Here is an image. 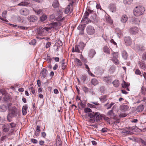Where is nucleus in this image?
<instances>
[{"label": "nucleus", "instance_id": "nucleus-1", "mask_svg": "<svg viewBox=\"0 0 146 146\" xmlns=\"http://www.w3.org/2000/svg\"><path fill=\"white\" fill-rule=\"evenodd\" d=\"M17 110L16 108L10 109L7 115V120L9 122L12 121V118L17 116Z\"/></svg>", "mask_w": 146, "mask_h": 146}, {"label": "nucleus", "instance_id": "nucleus-2", "mask_svg": "<svg viewBox=\"0 0 146 146\" xmlns=\"http://www.w3.org/2000/svg\"><path fill=\"white\" fill-rule=\"evenodd\" d=\"M145 9L144 7L141 6L136 7L133 11L134 15L136 16H139L143 14Z\"/></svg>", "mask_w": 146, "mask_h": 146}, {"label": "nucleus", "instance_id": "nucleus-3", "mask_svg": "<svg viewBox=\"0 0 146 146\" xmlns=\"http://www.w3.org/2000/svg\"><path fill=\"white\" fill-rule=\"evenodd\" d=\"M84 45L83 43H80L78 45H76L72 48V52L80 53L82 51L84 47Z\"/></svg>", "mask_w": 146, "mask_h": 146}, {"label": "nucleus", "instance_id": "nucleus-4", "mask_svg": "<svg viewBox=\"0 0 146 146\" xmlns=\"http://www.w3.org/2000/svg\"><path fill=\"white\" fill-rule=\"evenodd\" d=\"M51 29V28L50 27H45L44 28L40 27L38 29V33L39 34L44 35L46 32L48 31Z\"/></svg>", "mask_w": 146, "mask_h": 146}, {"label": "nucleus", "instance_id": "nucleus-5", "mask_svg": "<svg viewBox=\"0 0 146 146\" xmlns=\"http://www.w3.org/2000/svg\"><path fill=\"white\" fill-rule=\"evenodd\" d=\"M87 34L90 35L94 34L95 32L94 29L91 26H88L86 29Z\"/></svg>", "mask_w": 146, "mask_h": 146}, {"label": "nucleus", "instance_id": "nucleus-6", "mask_svg": "<svg viewBox=\"0 0 146 146\" xmlns=\"http://www.w3.org/2000/svg\"><path fill=\"white\" fill-rule=\"evenodd\" d=\"M61 25V23L59 22H58L51 23L49 25L51 28H52L55 29L57 30L59 29V27Z\"/></svg>", "mask_w": 146, "mask_h": 146}, {"label": "nucleus", "instance_id": "nucleus-7", "mask_svg": "<svg viewBox=\"0 0 146 146\" xmlns=\"http://www.w3.org/2000/svg\"><path fill=\"white\" fill-rule=\"evenodd\" d=\"M89 13L88 12L86 11L84 13V16L81 21V22L83 23H89L88 19L87 17L89 15Z\"/></svg>", "mask_w": 146, "mask_h": 146}, {"label": "nucleus", "instance_id": "nucleus-8", "mask_svg": "<svg viewBox=\"0 0 146 146\" xmlns=\"http://www.w3.org/2000/svg\"><path fill=\"white\" fill-rule=\"evenodd\" d=\"M100 113L98 112H95L96 121L97 122H98L100 120L103 118L104 114L100 115Z\"/></svg>", "mask_w": 146, "mask_h": 146}, {"label": "nucleus", "instance_id": "nucleus-9", "mask_svg": "<svg viewBox=\"0 0 146 146\" xmlns=\"http://www.w3.org/2000/svg\"><path fill=\"white\" fill-rule=\"evenodd\" d=\"M118 56L116 53H114L113 54V57L112 59V60L113 62L116 65H118L119 64V61L117 59Z\"/></svg>", "mask_w": 146, "mask_h": 146}, {"label": "nucleus", "instance_id": "nucleus-10", "mask_svg": "<svg viewBox=\"0 0 146 146\" xmlns=\"http://www.w3.org/2000/svg\"><path fill=\"white\" fill-rule=\"evenodd\" d=\"M28 20L30 22H35L37 19V17L35 15H29L27 18Z\"/></svg>", "mask_w": 146, "mask_h": 146}, {"label": "nucleus", "instance_id": "nucleus-11", "mask_svg": "<svg viewBox=\"0 0 146 146\" xmlns=\"http://www.w3.org/2000/svg\"><path fill=\"white\" fill-rule=\"evenodd\" d=\"M40 74L42 78H45L47 75V70L44 68H43L40 72Z\"/></svg>", "mask_w": 146, "mask_h": 146}, {"label": "nucleus", "instance_id": "nucleus-12", "mask_svg": "<svg viewBox=\"0 0 146 146\" xmlns=\"http://www.w3.org/2000/svg\"><path fill=\"white\" fill-rule=\"evenodd\" d=\"M130 33L133 35H135L139 31V29L136 27H131L130 30Z\"/></svg>", "mask_w": 146, "mask_h": 146}, {"label": "nucleus", "instance_id": "nucleus-13", "mask_svg": "<svg viewBox=\"0 0 146 146\" xmlns=\"http://www.w3.org/2000/svg\"><path fill=\"white\" fill-rule=\"evenodd\" d=\"M20 13L22 15H27L29 14V11L27 9L24 8L21 9Z\"/></svg>", "mask_w": 146, "mask_h": 146}, {"label": "nucleus", "instance_id": "nucleus-14", "mask_svg": "<svg viewBox=\"0 0 146 146\" xmlns=\"http://www.w3.org/2000/svg\"><path fill=\"white\" fill-rule=\"evenodd\" d=\"M72 4L71 3H70L67 6L65 10V12L66 13H68L69 12L71 13L72 11V10L70 9V6H72Z\"/></svg>", "mask_w": 146, "mask_h": 146}, {"label": "nucleus", "instance_id": "nucleus-15", "mask_svg": "<svg viewBox=\"0 0 146 146\" xmlns=\"http://www.w3.org/2000/svg\"><path fill=\"white\" fill-rule=\"evenodd\" d=\"M139 67L141 69H145L146 68V66L145 63L142 60L139 61Z\"/></svg>", "mask_w": 146, "mask_h": 146}, {"label": "nucleus", "instance_id": "nucleus-16", "mask_svg": "<svg viewBox=\"0 0 146 146\" xmlns=\"http://www.w3.org/2000/svg\"><path fill=\"white\" fill-rule=\"evenodd\" d=\"M131 22H133L136 24H139L140 21V20L138 18H135L133 17H131L130 19Z\"/></svg>", "mask_w": 146, "mask_h": 146}, {"label": "nucleus", "instance_id": "nucleus-17", "mask_svg": "<svg viewBox=\"0 0 146 146\" xmlns=\"http://www.w3.org/2000/svg\"><path fill=\"white\" fill-rule=\"evenodd\" d=\"M89 56L91 58H93L96 54V52L95 50L91 49L89 51Z\"/></svg>", "mask_w": 146, "mask_h": 146}, {"label": "nucleus", "instance_id": "nucleus-18", "mask_svg": "<svg viewBox=\"0 0 146 146\" xmlns=\"http://www.w3.org/2000/svg\"><path fill=\"white\" fill-rule=\"evenodd\" d=\"M124 40L126 45H130L131 44V41L130 37L128 36L125 37Z\"/></svg>", "mask_w": 146, "mask_h": 146}, {"label": "nucleus", "instance_id": "nucleus-19", "mask_svg": "<svg viewBox=\"0 0 146 146\" xmlns=\"http://www.w3.org/2000/svg\"><path fill=\"white\" fill-rule=\"evenodd\" d=\"M128 19V17L127 15H123L121 18V21L123 23L126 22Z\"/></svg>", "mask_w": 146, "mask_h": 146}, {"label": "nucleus", "instance_id": "nucleus-20", "mask_svg": "<svg viewBox=\"0 0 146 146\" xmlns=\"http://www.w3.org/2000/svg\"><path fill=\"white\" fill-rule=\"evenodd\" d=\"M135 49L137 51H143L144 50V47L142 45L136 46L135 47Z\"/></svg>", "mask_w": 146, "mask_h": 146}, {"label": "nucleus", "instance_id": "nucleus-21", "mask_svg": "<svg viewBox=\"0 0 146 146\" xmlns=\"http://www.w3.org/2000/svg\"><path fill=\"white\" fill-rule=\"evenodd\" d=\"M56 146H62L61 141L59 136H58L56 139Z\"/></svg>", "mask_w": 146, "mask_h": 146}, {"label": "nucleus", "instance_id": "nucleus-22", "mask_svg": "<svg viewBox=\"0 0 146 146\" xmlns=\"http://www.w3.org/2000/svg\"><path fill=\"white\" fill-rule=\"evenodd\" d=\"M109 7L112 12H115L116 10V7L115 5L113 4H111Z\"/></svg>", "mask_w": 146, "mask_h": 146}, {"label": "nucleus", "instance_id": "nucleus-23", "mask_svg": "<svg viewBox=\"0 0 146 146\" xmlns=\"http://www.w3.org/2000/svg\"><path fill=\"white\" fill-rule=\"evenodd\" d=\"M74 61L76 63V65L78 67H80L82 66V62L79 59L77 58H76L74 59Z\"/></svg>", "mask_w": 146, "mask_h": 146}, {"label": "nucleus", "instance_id": "nucleus-24", "mask_svg": "<svg viewBox=\"0 0 146 146\" xmlns=\"http://www.w3.org/2000/svg\"><path fill=\"white\" fill-rule=\"evenodd\" d=\"M28 108V106L26 105H25L23 106L22 108V113L23 115H25L27 114V110Z\"/></svg>", "mask_w": 146, "mask_h": 146}, {"label": "nucleus", "instance_id": "nucleus-25", "mask_svg": "<svg viewBox=\"0 0 146 146\" xmlns=\"http://www.w3.org/2000/svg\"><path fill=\"white\" fill-rule=\"evenodd\" d=\"M100 100L102 103H104L107 101L108 98L106 96L104 95L102 96L99 98Z\"/></svg>", "mask_w": 146, "mask_h": 146}, {"label": "nucleus", "instance_id": "nucleus-26", "mask_svg": "<svg viewBox=\"0 0 146 146\" xmlns=\"http://www.w3.org/2000/svg\"><path fill=\"white\" fill-rule=\"evenodd\" d=\"M7 11H4L2 13V16L3 18H2L0 16V19L2 20L5 21L6 20L5 18L6 17V15L7 14Z\"/></svg>", "mask_w": 146, "mask_h": 146}, {"label": "nucleus", "instance_id": "nucleus-27", "mask_svg": "<svg viewBox=\"0 0 146 146\" xmlns=\"http://www.w3.org/2000/svg\"><path fill=\"white\" fill-rule=\"evenodd\" d=\"M121 109L124 111H125L127 110L129 108V107L126 105H122L120 106Z\"/></svg>", "mask_w": 146, "mask_h": 146}, {"label": "nucleus", "instance_id": "nucleus-28", "mask_svg": "<svg viewBox=\"0 0 146 146\" xmlns=\"http://www.w3.org/2000/svg\"><path fill=\"white\" fill-rule=\"evenodd\" d=\"M2 129L3 131L5 132H7L9 130V127L8 125H3L2 127Z\"/></svg>", "mask_w": 146, "mask_h": 146}, {"label": "nucleus", "instance_id": "nucleus-29", "mask_svg": "<svg viewBox=\"0 0 146 146\" xmlns=\"http://www.w3.org/2000/svg\"><path fill=\"white\" fill-rule=\"evenodd\" d=\"M84 23V24L80 25L78 27V29L82 31V33H83V31L86 27V23Z\"/></svg>", "mask_w": 146, "mask_h": 146}, {"label": "nucleus", "instance_id": "nucleus-30", "mask_svg": "<svg viewBox=\"0 0 146 146\" xmlns=\"http://www.w3.org/2000/svg\"><path fill=\"white\" fill-rule=\"evenodd\" d=\"M95 112L92 111L91 112H90L88 113V115L91 119H93L95 117Z\"/></svg>", "mask_w": 146, "mask_h": 146}, {"label": "nucleus", "instance_id": "nucleus-31", "mask_svg": "<svg viewBox=\"0 0 146 146\" xmlns=\"http://www.w3.org/2000/svg\"><path fill=\"white\" fill-rule=\"evenodd\" d=\"M91 82L92 84L95 86L98 83V81L95 78H93L92 79Z\"/></svg>", "mask_w": 146, "mask_h": 146}, {"label": "nucleus", "instance_id": "nucleus-32", "mask_svg": "<svg viewBox=\"0 0 146 146\" xmlns=\"http://www.w3.org/2000/svg\"><path fill=\"white\" fill-rule=\"evenodd\" d=\"M144 106L143 105H141L139 106L137 108V111L140 112L142 111L144 109Z\"/></svg>", "mask_w": 146, "mask_h": 146}, {"label": "nucleus", "instance_id": "nucleus-33", "mask_svg": "<svg viewBox=\"0 0 146 146\" xmlns=\"http://www.w3.org/2000/svg\"><path fill=\"white\" fill-rule=\"evenodd\" d=\"M7 110V107L4 105L0 106V111L4 112L5 111Z\"/></svg>", "mask_w": 146, "mask_h": 146}, {"label": "nucleus", "instance_id": "nucleus-34", "mask_svg": "<svg viewBox=\"0 0 146 146\" xmlns=\"http://www.w3.org/2000/svg\"><path fill=\"white\" fill-rule=\"evenodd\" d=\"M52 6L54 8H56L58 7L59 4L57 0H56L54 1L52 4Z\"/></svg>", "mask_w": 146, "mask_h": 146}, {"label": "nucleus", "instance_id": "nucleus-35", "mask_svg": "<svg viewBox=\"0 0 146 146\" xmlns=\"http://www.w3.org/2000/svg\"><path fill=\"white\" fill-rule=\"evenodd\" d=\"M113 84L114 86L116 87H117L119 85V83L118 80H115L113 82Z\"/></svg>", "mask_w": 146, "mask_h": 146}, {"label": "nucleus", "instance_id": "nucleus-36", "mask_svg": "<svg viewBox=\"0 0 146 146\" xmlns=\"http://www.w3.org/2000/svg\"><path fill=\"white\" fill-rule=\"evenodd\" d=\"M34 11L36 14L37 15H41L43 14V12L42 10L41 9H35Z\"/></svg>", "mask_w": 146, "mask_h": 146}, {"label": "nucleus", "instance_id": "nucleus-37", "mask_svg": "<svg viewBox=\"0 0 146 146\" xmlns=\"http://www.w3.org/2000/svg\"><path fill=\"white\" fill-rule=\"evenodd\" d=\"M122 57L125 60L127 58L128 55L126 52L125 51H123L122 52Z\"/></svg>", "mask_w": 146, "mask_h": 146}, {"label": "nucleus", "instance_id": "nucleus-38", "mask_svg": "<svg viewBox=\"0 0 146 146\" xmlns=\"http://www.w3.org/2000/svg\"><path fill=\"white\" fill-rule=\"evenodd\" d=\"M103 51L106 53L107 54H110V50L108 48L107 46H105L103 48Z\"/></svg>", "mask_w": 146, "mask_h": 146}, {"label": "nucleus", "instance_id": "nucleus-39", "mask_svg": "<svg viewBox=\"0 0 146 146\" xmlns=\"http://www.w3.org/2000/svg\"><path fill=\"white\" fill-rule=\"evenodd\" d=\"M29 3L26 2H22L18 4V5L19 6H27L29 4Z\"/></svg>", "mask_w": 146, "mask_h": 146}, {"label": "nucleus", "instance_id": "nucleus-40", "mask_svg": "<svg viewBox=\"0 0 146 146\" xmlns=\"http://www.w3.org/2000/svg\"><path fill=\"white\" fill-rule=\"evenodd\" d=\"M129 85L128 83H126L124 81H123V83L122 84V87L124 88L127 87Z\"/></svg>", "mask_w": 146, "mask_h": 146}, {"label": "nucleus", "instance_id": "nucleus-41", "mask_svg": "<svg viewBox=\"0 0 146 146\" xmlns=\"http://www.w3.org/2000/svg\"><path fill=\"white\" fill-rule=\"evenodd\" d=\"M140 141L144 146H146V137H145L143 139H141Z\"/></svg>", "mask_w": 146, "mask_h": 146}, {"label": "nucleus", "instance_id": "nucleus-42", "mask_svg": "<svg viewBox=\"0 0 146 146\" xmlns=\"http://www.w3.org/2000/svg\"><path fill=\"white\" fill-rule=\"evenodd\" d=\"M62 16L61 15H60L58 17L56 18V20L58 21H62L64 20V18H62Z\"/></svg>", "mask_w": 146, "mask_h": 146}, {"label": "nucleus", "instance_id": "nucleus-43", "mask_svg": "<svg viewBox=\"0 0 146 146\" xmlns=\"http://www.w3.org/2000/svg\"><path fill=\"white\" fill-rule=\"evenodd\" d=\"M133 0H123V3L125 4H130L132 2Z\"/></svg>", "mask_w": 146, "mask_h": 146}, {"label": "nucleus", "instance_id": "nucleus-44", "mask_svg": "<svg viewBox=\"0 0 146 146\" xmlns=\"http://www.w3.org/2000/svg\"><path fill=\"white\" fill-rule=\"evenodd\" d=\"M84 111L85 113H89L90 112H92V110L90 108H85L84 109Z\"/></svg>", "mask_w": 146, "mask_h": 146}, {"label": "nucleus", "instance_id": "nucleus-45", "mask_svg": "<svg viewBox=\"0 0 146 146\" xmlns=\"http://www.w3.org/2000/svg\"><path fill=\"white\" fill-rule=\"evenodd\" d=\"M46 18V16L45 15H43L40 17V19L41 21H43L45 20Z\"/></svg>", "mask_w": 146, "mask_h": 146}, {"label": "nucleus", "instance_id": "nucleus-46", "mask_svg": "<svg viewBox=\"0 0 146 146\" xmlns=\"http://www.w3.org/2000/svg\"><path fill=\"white\" fill-rule=\"evenodd\" d=\"M108 114L111 116H113L114 114L113 113V111L112 110H111L109 111L108 113Z\"/></svg>", "mask_w": 146, "mask_h": 146}, {"label": "nucleus", "instance_id": "nucleus-47", "mask_svg": "<svg viewBox=\"0 0 146 146\" xmlns=\"http://www.w3.org/2000/svg\"><path fill=\"white\" fill-rule=\"evenodd\" d=\"M87 105L88 107L91 108H96V106L95 105L90 104L88 103Z\"/></svg>", "mask_w": 146, "mask_h": 146}, {"label": "nucleus", "instance_id": "nucleus-48", "mask_svg": "<svg viewBox=\"0 0 146 146\" xmlns=\"http://www.w3.org/2000/svg\"><path fill=\"white\" fill-rule=\"evenodd\" d=\"M135 74L137 75H140L141 73L140 70L138 69H137L135 72Z\"/></svg>", "mask_w": 146, "mask_h": 146}, {"label": "nucleus", "instance_id": "nucleus-49", "mask_svg": "<svg viewBox=\"0 0 146 146\" xmlns=\"http://www.w3.org/2000/svg\"><path fill=\"white\" fill-rule=\"evenodd\" d=\"M1 94L3 95H5L6 94V92L4 89H1L0 90V94Z\"/></svg>", "mask_w": 146, "mask_h": 146}, {"label": "nucleus", "instance_id": "nucleus-50", "mask_svg": "<svg viewBox=\"0 0 146 146\" xmlns=\"http://www.w3.org/2000/svg\"><path fill=\"white\" fill-rule=\"evenodd\" d=\"M36 43V41L34 39L32 40L31 42H29V44L33 45H35Z\"/></svg>", "mask_w": 146, "mask_h": 146}, {"label": "nucleus", "instance_id": "nucleus-51", "mask_svg": "<svg viewBox=\"0 0 146 146\" xmlns=\"http://www.w3.org/2000/svg\"><path fill=\"white\" fill-rule=\"evenodd\" d=\"M67 64L66 63H63L62 64V68L63 70L64 69L66 66Z\"/></svg>", "mask_w": 146, "mask_h": 146}, {"label": "nucleus", "instance_id": "nucleus-52", "mask_svg": "<svg viewBox=\"0 0 146 146\" xmlns=\"http://www.w3.org/2000/svg\"><path fill=\"white\" fill-rule=\"evenodd\" d=\"M83 90L86 93L88 92V88L86 86H84L83 87Z\"/></svg>", "mask_w": 146, "mask_h": 146}, {"label": "nucleus", "instance_id": "nucleus-53", "mask_svg": "<svg viewBox=\"0 0 146 146\" xmlns=\"http://www.w3.org/2000/svg\"><path fill=\"white\" fill-rule=\"evenodd\" d=\"M142 59L144 60H146V52L144 53L142 56Z\"/></svg>", "mask_w": 146, "mask_h": 146}, {"label": "nucleus", "instance_id": "nucleus-54", "mask_svg": "<svg viewBox=\"0 0 146 146\" xmlns=\"http://www.w3.org/2000/svg\"><path fill=\"white\" fill-rule=\"evenodd\" d=\"M106 20L107 22H108L110 24H111L112 23V20L109 18L106 19Z\"/></svg>", "mask_w": 146, "mask_h": 146}, {"label": "nucleus", "instance_id": "nucleus-55", "mask_svg": "<svg viewBox=\"0 0 146 146\" xmlns=\"http://www.w3.org/2000/svg\"><path fill=\"white\" fill-rule=\"evenodd\" d=\"M114 103H111L110 105H109L107 106V109H110L111 107V106L114 105Z\"/></svg>", "mask_w": 146, "mask_h": 146}, {"label": "nucleus", "instance_id": "nucleus-56", "mask_svg": "<svg viewBox=\"0 0 146 146\" xmlns=\"http://www.w3.org/2000/svg\"><path fill=\"white\" fill-rule=\"evenodd\" d=\"M29 89L30 90H31L33 94H34L35 93V90L34 89V88L33 87H31L30 88H29Z\"/></svg>", "mask_w": 146, "mask_h": 146}, {"label": "nucleus", "instance_id": "nucleus-57", "mask_svg": "<svg viewBox=\"0 0 146 146\" xmlns=\"http://www.w3.org/2000/svg\"><path fill=\"white\" fill-rule=\"evenodd\" d=\"M103 119H104L105 120L107 121H109V122H108L109 123V124L110 123V120L109 119V118L108 117L105 116L104 115V116Z\"/></svg>", "mask_w": 146, "mask_h": 146}, {"label": "nucleus", "instance_id": "nucleus-58", "mask_svg": "<svg viewBox=\"0 0 146 146\" xmlns=\"http://www.w3.org/2000/svg\"><path fill=\"white\" fill-rule=\"evenodd\" d=\"M51 45V43L50 42H47L46 45V48H48Z\"/></svg>", "mask_w": 146, "mask_h": 146}, {"label": "nucleus", "instance_id": "nucleus-59", "mask_svg": "<svg viewBox=\"0 0 146 146\" xmlns=\"http://www.w3.org/2000/svg\"><path fill=\"white\" fill-rule=\"evenodd\" d=\"M40 132V131L36 130L35 133V135L37 136H38L39 135Z\"/></svg>", "mask_w": 146, "mask_h": 146}, {"label": "nucleus", "instance_id": "nucleus-60", "mask_svg": "<svg viewBox=\"0 0 146 146\" xmlns=\"http://www.w3.org/2000/svg\"><path fill=\"white\" fill-rule=\"evenodd\" d=\"M9 124L12 127H15L16 125V124L14 123H10Z\"/></svg>", "mask_w": 146, "mask_h": 146}, {"label": "nucleus", "instance_id": "nucleus-61", "mask_svg": "<svg viewBox=\"0 0 146 146\" xmlns=\"http://www.w3.org/2000/svg\"><path fill=\"white\" fill-rule=\"evenodd\" d=\"M88 74L90 75L91 76H93V77H94L95 75L93 74L90 71V70H88Z\"/></svg>", "mask_w": 146, "mask_h": 146}, {"label": "nucleus", "instance_id": "nucleus-62", "mask_svg": "<svg viewBox=\"0 0 146 146\" xmlns=\"http://www.w3.org/2000/svg\"><path fill=\"white\" fill-rule=\"evenodd\" d=\"M86 76H85V75H83L82 76L81 78H82V80L84 81L86 80Z\"/></svg>", "mask_w": 146, "mask_h": 146}, {"label": "nucleus", "instance_id": "nucleus-63", "mask_svg": "<svg viewBox=\"0 0 146 146\" xmlns=\"http://www.w3.org/2000/svg\"><path fill=\"white\" fill-rule=\"evenodd\" d=\"M31 141L32 142L34 143H37L38 141L35 139H31Z\"/></svg>", "mask_w": 146, "mask_h": 146}, {"label": "nucleus", "instance_id": "nucleus-64", "mask_svg": "<svg viewBox=\"0 0 146 146\" xmlns=\"http://www.w3.org/2000/svg\"><path fill=\"white\" fill-rule=\"evenodd\" d=\"M58 67V65L57 64H55V65L53 67V69L54 70H56Z\"/></svg>", "mask_w": 146, "mask_h": 146}]
</instances>
